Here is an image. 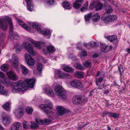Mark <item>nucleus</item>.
<instances>
[{
	"instance_id": "58",
	"label": "nucleus",
	"mask_w": 130,
	"mask_h": 130,
	"mask_svg": "<svg viewBox=\"0 0 130 130\" xmlns=\"http://www.w3.org/2000/svg\"><path fill=\"white\" fill-rule=\"evenodd\" d=\"M105 86V84H101L98 86V88L99 89H102Z\"/></svg>"
},
{
	"instance_id": "10",
	"label": "nucleus",
	"mask_w": 130,
	"mask_h": 130,
	"mask_svg": "<svg viewBox=\"0 0 130 130\" xmlns=\"http://www.w3.org/2000/svg\"><path fill=\"white\" fill-rule=\"evenodd\" d=\"M18 57L15 54H13L12 57V63L14 67L16 69L18 68Z\"/></svg>"
},
{
	"instance_id": "64",
	"label": "nucleus",
	"mask_w": 130,
	"mask_h": 130,
	"mask_svg": "<svg viewBox=\"0 0 130 130\" xmlns=\"http://www.w3.org/2000/svg\"><path fill=\"white\" fill-rule=\"evenodd\" d=\"M98 55L97 54L95 53V54H94L93 55V58L97 57H98Z\"/></svg>"
},
{
	"instance_id": "22",
	"label": "nucleus",
	"mask_w": 130,
	"mask_h": 130,
	"mask_svg": "<svg viewBox=\"0 0 130 130\" xmlns=\"http://www.w3.org/2000/svg\"><path fill=\"white\" fill-rule=\"evenodd\" d=\"M81 104H84L87 102L88 98L84 95H80L79 96Z\"/></svg>"
},
{
	"instance_id": "46",
	"label": "nucleus",
	"mask_w": 130,
	"mask_h": 130,
	"mask_svg": "<svg viewBox=\"0 0 130 130\" xmlns=\"http://www.w3.org/2000/svg\"><path fill=\"white\" fill-rule=\"evenodd\" d=\"M110 15L111 22L117 20V15Z\"/></svg>"
},
{
	"instance_id": "25",
	"label": "nucleus",
	"mask_w": 130,
	"mask_h": 130,
	"mask_svg": "<svg viewBox=\"0 0 130 130\" xmlns=\"http://www.w3.org/2000/svg\"><path fill=\"white\" fill-rule=\"evenodd\" d=\"M109 46H106L105 44H101L100 45V49L101 51L104 52V53L106 52H107L109 51L108 50H107L108 47Z\"/></svg>"
},
{
	"instance_id": "43",
	"label": "nucleus",
	"mask_w": 130,
	"mask_h": 130,
	"mask_svg": "<svg viewBox=\"0 0 130 130\" xmlns=\"http://www.w3.org/2000/svg\"><path fill=\"white\" fill-rule=\"evenodd\" d=\"M75 68L79 70H83L84 69V68L79 63H77L75 66Z\"/></svg>"
},
{
	"instance_id": "7",
	"label": "nucleus",
	"mask_w": 130,
	"mask_h": 130,
	"mask_svg": "<svg viewBox=\"0 0 130 130\" xmlns=\"http://www.w3.org/2000/svg\"><path fill=\"white\" fill-rule=\"evenodd\" d=\"M15 116L18 119L21 118L24 113V109L22 108H18L13 112Z\"/></svg>"
},
{
	"instance_id": "6",
	"label": "nucleus",
	"mask_w": 130,
	"mask_h": 130,
	"mask_svg": "<svg viewBox=\"0 0 130 130\" xmlns=\"http://www.w3.org/2000/svg\"><path fill=\"white\" fill-rule=\"evenodd\" d=\"M70 84L72 87L79 89L82 87L83 83L79 80L74 79L70 82Z\"/></svg>"
},
{
	"instance_id": "18",
	"label": "nucleus",
	"mask_w": 130,
	"mask_h": 130,
	"mask_svg": "<svg viewBox=\"0 0 130 130\" xmlns=\"http://www.w3.org/2000/svg\"><path fill=\"white\" fill-rule=\"evenodd\" d=\"M7 74L9 78L11 79L15 80L16 78V76L14 73L11 71L7 72Z\"/></svg>"
},
{
	"instance_id": "2",
	"label": "nucleus",
	"mask_w": 130,
	"mask_h": 130,
	"mask_svg": "<svg viewBox=\"0 0 130 130\" xmlns=\"http://www.w3.org/2000/svg\"><path fill=\"white\" fill-rule=\"evenodd\" d=\"M54 90L56 92V94L58 95L59 98L63 100L66 98V92L61 86L57 85L55 87Z\"/></svg>"
},
{
	"instance_id": "4",
	"label": "nucleus",
	"mask_w": 130,
	"mask_h": 130,
	"mask_svg": "<svg viewBox=\"0 0 130 130\" xmlns=\"http://www.w3.org/2000/svg\"><path fill=\"white\" fill-rule=\"evenodd\" d=\"M4 83L6 86L9 87L11 85V82L8 78H6L2 81L0 80V93L1 94L7 95V92L4 89V87L2 86Z\"/></svg>"
},
{
	"instance_id": "59",
	"label": "nucleus",
	"mask_w": 130,
	"mask_h": 130,
	"mask_svg": "<svg viewBox=\"0 0 130 130\" xmlns=\"http://www.w3.org/2000/svg\"><path fill=\"white\" fill-rule=\"evenodd\" d=\"M82 54L83 55L86 56L87 55V52L86 51H84L82 52Z\"/></svg>"
},
{
	"instance_id": "28",
	"label": "nucleus",
	"mask_w": 130,
	"mask_h": 130,
	"mask_svg": "<svg viewBox=\"0 0 130 130\" xmlns=\"http://www.w3.org/2000/svg\"><path fill=\"white\" fill-rule=\"evenodd\" d=\"M53 119L51 116H49L48 118H45L44 119V123L45 124H48L53 121Z\"/></svg>"
},
{
	"instance_id": "24",
	"label": "nucleus",
	"mask_w": 130,
	"mask_h": 130,
	"mask_svg": "<svg viewBox=\"0 0 130 130\" xmlns=\"http://www.w3.org/2000/svg\"><path fill=\"white\" fill-rule=\"evenodd\" d=\"M110 15H109L107 16L104 17H102L101 19L105 23H107L109 22H111Z\"/></svg>"
},
{
	"instance_id": "1",
	"label": "nucleus",
	"mask_w": 130,
	"mask_h": 130,
	"mask_svg": "<svg viewBox=\"0 0 130 130\" xmlns=\"http://www.w3.org/2000/svg\"><path fill=\"white\" fill-rule=\"evenodd\" d=\"M25 82L19 81L15 83L12 85V90L13 92H17V91L23 92L26 89V84L29 87L32 88L34 85L35 79L34 78L25 80Z\"/></svg>"
},
{
	"instance_id": "33",
	"label": "nucleus",
	"mask_w": 130,
	"mask_h": 130,
	"mask_svg": "<svg viewBox=\"0 0 130 130\" xmlns=\"http://www.w3.org/2000/svg\"><path fill=\"white\" fill-rule=\"evenodd\" d=\"M21 67L22 73L25 74H27L28 71L27 69L22 65H21Z\"/></svg>"
},
{
	"instance_id": "56",
	"label": "nucleus",
	"mask_w": 130,
	"mask_h": 130,
	"mask_svg": "<svg viewBox=\"0 0 130 130\" xmlns=\"http://www.w3.org/2000/svg\"><path fill=\"white\" fill-rule=\"evenodd\" d=\"M5 77V76L4 74L2 72L0 71V78H4Z\"/></svg>"
},
{
	"instance_id": "26",
	"label": "nucleus",
	"mask_w": 130,
	"mask_h": 130,
	"mask_svg": "<svg viewBox=\"0 0 130 130\" xmlns=\"http://www.w3.org/2000/svg\"><path fill=\"white\" fill-rule=\"evenodd\" d=\"M39 31L45 36L48 35L50 33L49 30L46 29H40L39 30Z\"/></svg>"
},
{
	"instance_id": "49",
	"label": "nucleus",
	"mask_w": 130,
	"mask_h": 130,
	"mask_svg": "<svg viewBox=\"0 0 130 130\" xmlns=\"http://www.w3.org/2000/svg\"><path fill=\"white\" fill-rule=\"evenodd\" d=\"M91 62L90 61L88 60L86 61L85 63H84L83 65L86 67H89L91 66Z\"/></svg>"
},
{
	"instance_id": "17",
	"label": "nucleus",
	"mask_w": 130,
	"mask_h": 130,
	"mask_svg": "<svg viewBox=\"0 0 130 130\" xmlns=\"http://www.w3.org/2000/svg\"><path fill=\"white\" fill-rule=\"evenodd\" d=\"M1 26L3 30L7 29V23L4 19H0V26Z\"/></svg>"
},
{
	"instance_id": "3",
	"label": "nucleus",
	"mask_w": 130,
	"mask_h": 130,
	"mask_svg": "<svg viewBox=\"0 0 130 130\" xmlns=\"http://www.w3.org/2000/svg\"><path fill=\"white\" fill-rule=\"evenodd\" d=\"M39 107L47 115L52 113L53 105L51 102H50L47 104H42L39 106Z\"/></svg>"
},
{
	"instance_id": "36",
	"label": "nucleus",
	"mask_w": 130,
	"mask_h": 130,
	"mask_svg": "<svg viewBox=\"0 0 130 130\" xmlns=\"http://www.w3.org/2000/svg\"><path fill=\"white\" fill-rule=\"evenodd\" d=\"M92 14L90 13L85 15V19L86 22L89 21L91 17H92Z\"/></svg>"
},
{
	"instance_id": "31",
	"label": "nucleus",
	"mask_w": 130,
	"mask_h": 130,
	"mask_svg": "<svg viewBox=\"0 0 130 130\" xmlns=\"http://www.w3.org/2000/svg\"><path fill=\"white\" fill-rule=\"evenodd\" d=\"M103 4L101 3L98 2L95 5V8L97 10H99L101 9L103 7Z\"/></svg>"
},
{
	"instance_id": "62",
	"label": "nucleus",
	"mask_w": 130,
	"mask_h": 130,
	"mask_svg": "<svg viewBox=\"0 0 130 130\" xmlns=\"http://www.w3.org/2000/svg\"><path fill=\"white\" fill-rule=\"evenodd\" d=\"M94 92L93 90H92L90 92V94L89 95V96H91L92 95L93 93H94Z\"/></svg>"
},
{
	"instance_id": "37",
	"label": "nucleus",
	"mask_w": 130,
	"mask_h": 130,
	"mask_svg": "<svg viewBox=\"0 0 130 130\" xmlns=\"http://www.w3.org/2000/svg\"><path fill=\"white\" fill-rule=\"evenodd\" d=\"M63 70L65 71L69 72H73L74 71L73 69L68 67H65L63 68Z\"/></svg>"
},
{
	"instance_id": "40",
	"label": "nucleus",
	"mask_w": 130,
	"mask_h": 130,
	"mask_svg": "<svg viewBox=\"0 0 130 130\" xmlns=\"http://www.w3.org/2000/svg\"><path fill=\"white\" fill-rule=\"evenodd\" d=\"M109 115L110 117H112L115 119L118 118L119 117V114L116 113H112L110 112Z\"/></svg>"
},
{
	"instance_id": "45",
	"label": "nucleus",
	"mask_w": 130,
	"mask_h": 130,
	"mask_svg": "<svg viewBox=\"0 0 130 130\" xmlns=\"http://www.w3.org/2000/svg\"><path fill=\"white\" fill-rule=\"evenodd\" d=\"M118 67L120 75H121L123 71V67L121 64H120L118 65Z\"/></svg>"
},
{
	"instance_id": "11",
	"label": "nucleus",
	"mask_w": 130,
	"mask_h": 130,
	"mask_svg": "<svg viewBox=\"0 0 130 130\" xmlns=\"http://www.w3.org/2000/svg\"><path fill=\"white\" fill-rule=\"evenodd\" d=\"M57 112L56 115L58 116H61L63 115L66 112V110L62 106H59L56 108Z\"/></svg>"
},
{
	"instance_id": "12",
	"label": "nucleus",
	"mask_w": 130,
	"mask_h": 130,
	"mask_svg": "<svg viewBox=\"0 0 130 130\" xmlns=\"http://www.w3.org/2000/svg\"><path fill=\"white\" fill-rule=\"evenodd\" d=\"M107 39L111 42H112L114 45H116L117 42V37L115 35L107 36L106 37Z\"/></svg>"
},
{
	"instance_id": "57",
	"label": "nucleus",
	"mask_w": 130,
	"mask_h": 130,
	"mask_svg": "<svg viewBox=\"0 0 130 130\" xmlns=\"http://www.w3.org/2000/svg\"><path fill=\"white\" fill-rule=\"evenodd\" d=\"M77 48L79 50H81L82 48L80 47L81 45V43H77Z\"/></svg>"
},
{
	"instance_id": "35",
	"label": "nucleus",
	"mask_w": 130,
	"mask_h": 130,
	"mask_svg": "<svg viewBox=\"0 0 130 130\" xmlns=\"http://www.w3.org/2000/svg\"><path fill=\"white\" fill-rule=\"evenodd\" d=\"M37 70L38 71L39 73H41L42 69V65L41 63H38L37 65Z\"/></svg>"
},
{
	"instance_id": "20",
	"label": "nucleus",
	"mask_w": 130,
	"mask_h": 130,
	"mask_svg": "<svg viewBox=\"0 0 130 130\" xmlns=\"http://www.w3.org/2000/svg\"><path fill=\"white\" fill-rule=\"evenodd\" d=\"M73 102L76 105L81 104L79 96L73 97Z\"/></svg>"
},
{
	"instance_id": "53",
	"label": "nucleus",
	"mask_w": 130,
	"mask_h": 130,
	"mask_svg": "<svg viewBox=\"0 0 130 130\" xmlns=\"http://www.w3.org/2000/svg\"><path fill=\"white\" fill-rule=\"evenodd\" d=\"M36 122L38 123L39 124H45L44 123V120H38V119H36Z\"/></svg>"
},
{
	"instance_id": "51",
	"label": "nucleus",
	"mask_w": 130,
	"mask_h": 130,
	"mask_svg": "<svg viewBox=\"0 0 130 130\" xmlns=\"http://www.w3.org/2000/svg\"><path fill=\"white\" fill-rule=\"evenodd\" d=\"M3 107L4 109L7 110L9 108V104L8 102H7L5 104L3 105Z\"/></svg>"
},
{
	"instance_id": "44",
	"label": "nucleus",
	"mask_w": 130,
	"mask_h": 130,
	"mask_svg": "<svg viewBox=\"0 0 130 130\" xmlns=\"http://www.w3.org/2000/svg\"><path fill=\"white\" fill-rule=\"evenodd\" d=\"M89 46L92 47H96L97 46V44L96 42L94 41L89 42L88 44Z\"/></svg>"
},
{
	"instance_id": "16",
	"label": "nucleus",
	"mask_w": 130,
	"mask_h": 130,
	"mask_svg": "<svg viewBox=\"0 0 130 130\" xmlns=\"http://www.w3.org/2000/svg\"><path fill=\"white\" fill-rule=\"evenodd\" d=\"M18 21L19 24L25 30L29 31H30V28L27 25L24 24L21 20L19 19L18 20Z\"/></svg>"
},
{
	"instance_id": "61",
	"label": "nucleus",
	"mask_w": 130,
	"mask_h": 130,
	"mask_svg": "<svg viewBox=\"0 0 130 130\" xmlns=\"http://www.w3.org/2000/svg\"><path fill=\"white\" fill-rule=\"evenodd\" d=\"M19 38V36L18 34H16L14 35V39L16 40L18 39Z\"/></svg>"
},
{
	"instance_id": "15",
	"label": "nucleus",
	"mask_w": 130,
	"mask_h": 130,
	"mask_svg": "<svg viewBox=\"0 0 130 130\" xmlns=\"http://www.w3.org/2000/svg\"><path fill=\"white\" fill-rule=\"evenodd\" d=\"M83 2V0H76L73 3V6L75 9L79 8Z\"/></svg>"
},
{
	"instance_id": "23",
	"label": "nucleus",
	"mask_w": 130,
	"mask_h": 130,
	"mask_svg": "<svg viewBox=\"0 0 130 130\" xmlns=\"http://www.w3.org/2000/svg\"><path fill=\"white\" fill-rule=\"evenodd\" d=\"M92 18L93 20L95 22H97L99 21L100 19V17L97 13L94 14H92Z\"/></svg>"
},
{
	"instance_id": "38",
	"label": "nucleus",
	"mask_w": 130,
	"mask_h": 130,
	"mask_svg": "<svg viewBox=\"0 0 130 130\" xmlns=\"http://www.w3.org/2000/svg\"><path fill=\"white\" fill-rule=\"evenodd\" d=\"M74 74L76 77L78 78H81L83 76V74L81 72L78 71L75 72Z\"/></svg>"
},
{
	"instance_id": "13",
	"label": "nucleus",
	"mask_w": 130,
	"mask_h": 130,
	"mask_svg": "<svg viewBox=\"0 0 130 130\" xmlns=\"http://www.w3.org/2000/svg\"><path fill=\"white\" fill-rule=\"evenodd\" d=\"M22 127L21 124L19 122L14 123L11 127V130H21Z\"/></svg>"
},
{
	"instance_id": "29",
	"label": "nucleus",
	"mask_w": 130,
	"mask_h": 130,
	"mask_svg": "<svg viewBox=\"0 0 130 130\" xmlns=\"http://www.w3.org/2000/svg\"><path fill=\"white\" fill-rule=\"evenodd\" d=\"M71 5L70 3L67 2L66 1L63 3V7L66 9H70L71 8Z\"/></svg>"
},
{
	"instance_id": "39",
	"label": "nucleus",
	"mask_w": 130,
	"mask_h": 130,
	"mask_svg": "<svg viewBox=\"0 0 130 130\" xmlns=\"http://www.w3.org/2000/svg\"><path fill=\"white\" fill-rule=\"evenodd\" d=\"M27 8L28 10L31 11L33 9L34 4L33 3L27 4Z\"/></svg>"
},
{
	"instance_id": "52",
	"label": "nucleus",
	"mask_w": 130,
	"mask_h": 130,
	"mask_svg": "<svg viewBox=\"0 0 130 130\" xmlns=\"http://www.w3.org/2000/svg\"><path fill=\"white\" fill-rule=\"evenodd\" d=\"M47 4L51 5L54 4L55 2V0H46Z\"/></svg>"
},
{
	"instance_id": "55",
	"label": "nucleus",
	"mask_w": 130,
	"mask_h": 130,
	"mask_svg": "<svg viewBox=\"0 0 130 130\" xmlns=\"http://www.w3.org/2000/svg\"><path fill=\"white\" fill-rule=\"evenodd\" d=\"M43 53L44 54L46 55H47L49 53H50L49 51H48L47 50H45L44 49H43Z\"/></svg>"
},
{
	"instance_id": "48",
	"label": "nucleus",
	"mask_w": 130,
	"mask_h": 130,
	"mask_svg": "<svg viewBox=\"0 0 130 130\" xmlns=\"http://www.w3.org/2000/svg\"><path fill=\"white\" fill-rule=\"evenodd\" d=\"M23 128L25 129H28L29 126V124L26 122H24L23 123Z\"/></svg>"
},
{
	"instance_id": "41",
	"label": "nucleus",
	"mask_w": 130,
	"mask_h": 130,
	"mask_svg": "<svg viewBox=\"0 0 130 130\" xmlns=\"http://www.w3.org/2000/svg\"><path fill=\"white\" fill-rule=\"evenodd\" d=\"M113 10L112 8L109 5L108 7L106 8V13H109L113 12Z\"/></svg>"
},
{
	"instance_id": "42",
	"label": "nucleus",
	"mask_w": 130,
	"mask_h": 130,
	"mask_svg": "<svg viewBox=\"0 0 130 130\" xmlns=\"http://www.w3.org/2000/svg\"><path fill=\"white\" fill-rule=\"evenodd\" d=\"M31 123V124L30 127L31 129H35L36 128H37L39 126V125L38 124H36L34 122L33 123Z\"/></svg>"
},
{
	"instance_id": "8",
	"label": "nucleus",
	"mask_w": 130,
	"mask_h": 130,
	"mask_svg": "<svg viewBox=\"0 0 130 130\" xmlns=\"http://www.w3.org/2000/svg\"><path fill=\"white\" fill-rule=\"evenodd\" d=\"M2 123L5 125L8 124L10 122V119L7 114L4 113L2 114Z\"/></svg>"
},
{
	"instance_id": "47",
	"label": "nucleus",
	"mask_w": 130,
	"mask_h": 130,
	"mask_svg": "<svg viewBox=\"0 0 130 130\" xmlns=\"http://www.w3.org/2000/svg\"><path fill=\"white\" fill-rule=\"evenodd\" d=\"M1 70L3 71H6L8 69V68L7 64H5L1 67Z\"/></svg>"
},
{
	"instance_id": "34",
	"label": "nucleus",
	"mask_w": 130,
	"mask_h": 130,
	"mask_svg": "<svg viewBox=\"0 0 130 130\" xmlns=\"http://www.w3.org/2000/svg\"><path fill=\"white\" fill-rule=\"evenodd\" d=\"M25 111L26 113L29 115H31L33 111V109L32 108L27 107L25 109Z\"/></svg>"
},
{
	"instance_id": "5",
	"label": "nucleus",
	"mask_w": 130,
	"mask_h": 130,
	"mask_svg": "<svg viewBox=\"0 0 130 130\" xmlns=\"http://www.w3.org/2000/svg\"><path fill=\"white\" fill-rule=\"evenodd\" d=\"M23 46L28 52L31 55L34 56L36 55V52L34 51L32 46L30 43L27 42H25L23 44Z\"/></svg>"
},
{
	"instance_id": "50",
	"label": "nucleus",
	"mask_w": 130,
	"mask_h": 130,
	"mask_svg": "<svg viewBox=\"0 0 130 130\" xmlns=\"http://www.w3.org/2000/svg\"><path fill=\"white\" fill-rule=\"evenodd\" d=\"M88 7V4H85L83 7L80 9V10L82 12L85 11L87 10V8Z\"/></svg>"
},
{
	"instance_id": "54",
	"label": "nucleus",
	"mask_w": 130,
	"mask_h": 130,
	"mask_svg": "<svg viewBox=\"0 0 130 130\" xmlns=\"http://www.w3.org/2000/svg\"><path fill=\"white\" fill-rule=\"evenodd\" d=\"M104 77H99L97 81V82H98V83H100L102 81Z\"/></svg>"
},
{
	"instance_id": "21",
	"label": "nucleus",
	"mask_w": 130,
	"mask_h": 130,
	"mask_svg": "<svg viewBox=\"0 0 130 130\" xmlns=\"http://www.w3.org/2000/svg\"><path fill=\"white\" fill-rule=\"evenodd\" d=\"M5 19L9 24L10 30L11 31H12V30L13 29V25L11 19L8 16H6Z\"/></svg>"
},
{
	"instance_id": "14",
	"label": "nucleus",
	"mask_w": 130,
	"mask_h": 130,
	"mask_svg": "<svg viewBox=\"0 0 130 130\" xmlns=\"http://www.w3.org/2000/svg\"><path fill=\"white\" fill-rule=\"evenodd\" d=\"M44 90L45 93L48 95L51 96L53 97L55 94L51 88L49 86H46L45 87Z\"/></svg>"
},
{
	"instance_id": "19",
	"label": "nucleus",
	"mask_w": 130,
	"mask_h": 130,
	"mask_svg": "<svg viewBox=\"0 0 130 130\" xmlns=\"http://www.w3.org/2000/svg\"><path fill=\"white\" fill-rule=\"evenodd\" d=\"M29 41L30 43L34 44V46L36 48L40 49L41 48V46L40 45L41 43L39 42L35 41L32 39H30Z\"/></svg>"
},
{
	"instance_id": "9",
	"label": "nucleus",
	"mask_w": 130,
	"mask_h": 130,
	"mask_svg": "<svg viewBox=\"0 0 130 130\" xmlns=\"http://www.w3.org/2000/svg\"><path fill=\"white\" fill-rule=\"evenodd\" d=\"M25 59L28 65L32 66L34 64V59L31 56L28 54H26L25 55Z\"/></svg>"
},
{
	"instance_id": "63",
	"label": "nucleus",
	"mask_w": 130,
	"mask_h": 130,
	"mask_svg": "<svg viewBox=\"0 0 130 130\" xmlns=\"http://www.w3.org/2000/svg\"><path fill=\"white\" fill-rule=\"evenodd\" d=\"M109 92V90L106 89L105 90L104 92V93L105 94H108Z\"/></svg>"
},
{
	"instance_id": "60",
	"label": "nucleus",
	"mask_w": 130,
	"mask_h": 130,
	"mask_svg": "<svg viewBox=\"0 0 130 130\" xmlns=\"http://www.w3.org/2000/svg\"><path fill=\"white\" fill-rule=\"evenodd\" d=\"M27 4L33 3L32 0H25Z\"/></svg>"
},
{
	"instance_id": "27",
	"label": "nucleus",
	"mask_w": 130,
	"mask_h": 130,
	"mask_svg": "<svg viewBox=\"0 0 130 130\" xmlns=\"http://www.w3.org/2000/svg\"><path fill=\"white\" fill-rule=\"evenodd\" d=\"M29 24L32 26V28L34 29H37L39 28L40 27V25L38 23L29 22Z\"/></svg>"
},
{
	"instance_id": "30",
	"label": "nucleus",
	"mask_w": 130,
	"mask_h": 130,
	"mask_svg": "<svg viewBox=\"0 0 130 130\" xmlns=\"http://www.w3.org/2000/svg\"><path fill=\"white\" fill-rule=\"evenodd\" d=\"M47 49L50 53L54 52L56 50L54 47L52 45L47 46Z\"/></svg>"
},
{
	"instance_id": "32",
	"label": "nucleus",
	"mask_w": 130,
	"mask_h": 130,
	"mask_svg": "<svg viewBox=\"0 0 130 130\" xmlns=\"http://www.w3.org/2000/svg\"><path fill=\"white\" fill-rule=\"evenodd\" d=\"M14 48L16 52L18 53H19L20 52L22 49L21 46L18 44L14 46Z\"/></svg>"
}]
</instances>
